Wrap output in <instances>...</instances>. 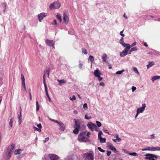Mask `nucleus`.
I'll return each mask as SVG.
<instances>
[{
	"label": "nucleus",
	"mask_w": 160,
	"mask_h": 160,
	"mask_svg": "<svg viewBox=\"0 0 160 160\" xmlns=\"http://www.w3.org/2000/svg\"><path fill=\"white\" fill-rule=\"evenodd\" d=\"M83 157L85 160H94V153L92 152L84 153Z\"/></svg>",
	"instance_id": "nucleus-1"
},
{
	"label": "nucleus",
	"mask_w": 160,
	"mask_h": 160,
	"mask_svg": "<svg viewBox=\"0 0 160 160\" xmlns=\"http://www.w3.org/2000/svg\"><path fill=\"white\" fill-rule=\"evenodd\" d=\"M145 156L146 157L145 158V159L146 160H157V159H155H155H157L158 158V156L157 155L152 154H147L145 155Z\"/></svg>",
	"instance_id": "nucleus-2"
},
{
	"label": "nucleus",
	"mask_w": 160,
	"mask_h": 160,
	"mask_svg": "<svg viewBox=\"0 0 160 160\" xmlns=\"http://www.w3.org/2000/svg\"><path fill=\"white\" fill-rule=\"evenodd\" d=\"M60 7V5L58 2H55L51 4L49 6L50 9H57Z\"/></svg>",
	"instance_id": "nucleus-3"
},
{
	"label": "nucleus",
	"mask_w": 160,
	"mask_h": 160,
	"mask_svg": "<svg viewBox=\"0 0 160 160\" xmlns=\"http://www.w3.org/2000/svg\"><path fill=\"white\" fill-rule=\"evenodd\" d=\"M75 125L74 127L75 128V129L73 130V132L75 134H78L79 131V128L80 126V124L75 119Z\"/></svg>",
	"instance_id": "nucleus-4"
},
{
	"label": "nucleus",
	"mask_w": 160,
	"mask_h": 160,
	"mask_svg": "<svg viewBox=\"0 0 160 160\" xmlns=\"http://www.w3.org/2000/svg\"><path fill=\"white\" fill-rule=\"evenodd\" d=\"M87 125L91 131H94V129H97L96 125L93 124L91 122H89Z\"/></svg>",
	"instance_id": "nucleus-5"
},
{
	"label": "nucleus",
	"mask_w": 160,
	"mask_h": 160,
	"mask_svg": "<svg viewBox=\"0 0 160 160\" xmlns=\"http://www.w3.org/2000/svg\"><path fill=\"white\" fill-rule=\"evenodd\" d=\"M126 48L122 51V52H120V56L121 57H124L127 54L128 50L130 48V46L125 47Z\"/></svg>",
	"instance_id": "nucleus-6"
},
{
	"label": "nucleus",
	"mask_w": 160,
	"mask_h": 160,
	"mask_svg": "<svg viewBox=\"0 0 160 160\" xmlns=\"http://www.w3.org/2000/svg\"><path fill=\"white\" fill-rule=\"evenodd\" d=\"M50 68H47L46 70H45L43 76V82H46L45 78L46 76L48 75V77L49 78V75L50 73Z\"/></svg>",
	"instance_id": "nucleus-7"
},
{
	"label": "nucleus",
	"mask_w": 160,
	"mask_h": 160,
	"mask_svg": "<svg viewBox=\"0 0 160 160\" xmlns=\"http://www.w3.org/2000/svg\"><path fill=\"white\" fill-rule=\"evenodd\" d=\"M62 18L65 24H67L69 21V18L67 14L65 12L63 14Z\"/></svg>",
	"instance_id": "nucleus-8"
},
{
	"label": "nucleus",
	"mask_w": 160,
	"mask_h": 160,
	"mask_svg": "<svg viewBox=\"0 0 160 160\" xmlns=\"http://www.w3.org/2000/svg\"><path fill=\"white\" fill-rule=\"evenodd\" d=\"M78 140L80 142H86L89 141V139L85 137L78 136Z\"/></svg>",
	"instance_id": "nucleus-9"
},
{
	"label": "nucleus",
	"mask_w": 160,
	"mask_h": 160,
	"mask_svg": "<svg viewBox=\"0 0 160 160\" xmlns=\"http://www.w3.org/2000/svg\"><path fill=\"white\" fill-rule=\"evenodd\" d=\"M146 108V104L145 103L142 104V107H141L138 108L137 110V112L139 113H142L145 110Z\"/></svg>",
	"instance_id": "nucleus-10"
},
{
	"label": "nucleus",
	"mask_w": 160,
	"mask_h": 160,
	"mask_svg": "<svg viewBox=\"0 0 160 160\" xmlns=\"http://www.w3.org/2000/svg\"><path fill=\"white\" fill-rule=\"evenodd\" d=\"M15 148V144L13 143H12L8 147L7 151H10L13 152Z\"/></svg>",
	"instance_id": "nucleus-11"
},
{
	"label": "nucleus",
	"mask_w": 160,
	"mask_h": 160,
	"mask_svg": "<svg viewBox=\"0 0 160 160\" xmlns=\"http://www.w3.org/2000/svg\"><path fill=\"white\" fill-rule=\"evenodd\" d=\"M47 14L46 13L42 12L38 15L39 21L41 22L43 18L47 16Z\"/></svg>",
	"instance_id": "nucleus-12"
},
{
	"label": "nucleus",
	"mask_w": 160,
	"mask_h": 160,
	"mask_svg": "<svg viewBox=\"0 0 160 160\" xmlns=\"http://www.w3.org/2000/svg\"><path fill=\"white\" fill-rule=\"evenodd\" d=\"M49 157L51 160H57L58 158V156L54 154H50Z\"/></svg>",
	"instance_id": "nucleus-13"
},
{
	"label": "nucleus",
	"mask_w": 160,
	"mask_h": 160,
	"mask_svg": "<svg viewBox=\"0 0 160 160\" xmlns=\"http://www.w3.org/2000/svg\"><path fill=\"white\" fill-rule=\"evenodd\" d=\"M45 42L47 45L50 46H52L53 48H54V43L52 40H46Z\"/></svg>",
	"instance_id": "nucleus-14"
},
{
	"label": "nucleus",
	"mask_w": 160,
	"mask_h": 160,
	"mask_svg": "<svg viewBox=\"0 0 160 160\" xmlns=\"http://www.w3.org/2000/svg\"><path fill=\"white\" fill-rule=\"evenodd\" d=\"M120 43L121 44L123 47L130 46L129 44L125 43L124 42V38L123 37H122L120 40Z\"/></svg>",
	"instance_id": "nucleus-15"
},
{
	"label": "nucleus",
	"mask_w": 160,
	"mask_h": 160,
	"mask_svg": "<svg viewBox=\"0 0 160 160\" xmlns=\"http://www.w3.org/2000/svg\"><path fill=\"white\" fill-rule=\"evenodd\" d=\"M107 58V55L106 54H104L102 56V61L103 62H105L109 64V63H108V62H107L106 61V59Z\"/></svg>",
	"instance_id": "nucleus-16"
},
{
	"label": "nucleus",
	"mask_w": 160,
	"mask_h": 160,
	"mask_svg": "<svg viewBox=\"0 0 160 160\" xmlns=\"http://www.w3.org/2000/svg\"><path fill=\"white\" fill-rule=\"evenodd\" d=\"M58 125L60 127V128H59L60 130L62 131H64L65 130V127L64 126V124L62 122H60V123H59Z\"/></svg>",
	"instance_id": "nucleus-17"
},
{
	"label": "nucleus",
	"mask_w": 160,
	"mask_h": 160,
	"mask_svg": "<svg viewBox=\"0 0 160 160\" xmlns=\"http://www.w3.org/2000/svg\"><path fill=\"white\" fill-rule=\"evenodd\" d=\"M100 71L97 68L96 70H94V74L96 77H97L98 75H100Z\"/></svg>",
	"instance_id": "nucleus-18"
},
{
	"label": "nucleus",
	"mask_w": 160,
	"mask_h": 160,
	"mask_svg": "<svg viewBox=\"0 0 160 160\" xmlns=\"http://www.w3.org/2000/svg\"><path fill=\"white\" fill-rule=\"evenodd\" d=\"M109 148L110 149L113 151L114 152H118L116 148L112 144L109 145Z\"/></svg>",
	"instance_id": "nucleus-19"
},
{
	"label": "nucleus",
	"mask_w": 160,
	"mask_h": 160,
	"mask_svg": "<svg viewBox=\"0 0 160 160\" xmlns=\"http://www.w3.org/2000/svg\"><path fill=\"white\" fill-rule=\"evenodd\" d=\"M57 81L59 82V85L60 86L63 83H66L67 82V81L64 79H62L61 80H59V79H58Z\"/></svg>",
	"instance_id": "nucleus-20"
},
{
	"label": "nucleus",
	"mask_w": 160,
	"mask_h": 160,
	"mask_svg": "<svg viewBox=\"0 0 160 160\" xmlns=\"http://www.w3.org/2000/svg\"><path fill=\"white\" fill-rule=\"evenodd\" d=\"M22 109H21L20 112L19 114H18V123L19 124H20L21 122V116H22V113H21Z\"/></svg>",
	"instance_id": "nucleus-21"
},
{
	"label": "nucleus",
	"mask_w": 160,
	"mask_h": 160,
	"mask_svg": "<svg viewBox=\"0 0 160 160\" xmlns=\"http://www.w3.org/2000/svg\"><path fill=\"white\" fill-rule=\"evenodd\" d=\"M154 62L153 61L149 62L148 64L147 65V68L148 69L149 68L151 67L152 65H154Z\"/></svg>",
	"instance_id": "nucleus-22"
},
{
	"label": "nucleus",
	"mask_w": 160,
	"mask_h": 160,
	"mask_svg": "<svg viewBox=\"0 0 160 160\" xmlns=\"http://www.w3.org/2000/svg\"><path fill=\"white\" fill-rule=\"evenodd\" d=\"M160 79V76H154L152 78V80L153 82H154V81L158 80L159 79Z\"/></svg>",
	"instance_id": "nucleus-23"
},
{
	"label": "nucleus",
	"mask_w": 160,
	"mask_h": 160,
	"mask_svg": "<svg viewBox=\"0 0 160 160\" xmlns=\"http://www.w3.org/2000/svg\"><path fill=\"white\" fill-rule=\"evenodd\" d=\"M7 158L8 159H9L10 158H11V156L12 155V152H10V151H7Z\"/></svg>",
	"instance_id": "nucleus-24"
},
{
	"label": "nucleus",
	"mask_w": 160,
	"mask_h": 160,
	"mask_svg": "<svg viewBox=\"0 0 160 160\" xmlns=\"http://www.w3.org/2000/svg\"><path fill=\"white\" fill-rule=\"evenodd\" d=\"M132 69L135 73H137L138 75H140V73L138 72V69L134 67L132 68Z\"/></svg>",
	"instance_id": "nucleus-25"
},
{
	"label": "nucleus",
	"mask_w": 160,
	"mask_h": 160,
	"mask_svg": "<svg viewBox=\"0 0 160 160\" xmlns=\"http://www.w3.org/2000/svg\"><path fill=\"white\" fill-rule=\"evenodd\" d=\"M152 151L158 150L160 151V147H152Z\"/></svg>",
	"instance_id": "nucleus-26"
},
{
	"label": "nucleus",
	"mask_w": 160,
	"mask_h": 160,
	"mask_svg": "<svg viewBox=\"0 0 160 160\" xmlns=\"http://www.w3.org/2000/svg\"><path fill=\"white\" fill-rule=\"evenodd\" d=\"M57 18L58 19L60 22L62 21L61 16L60 14L58 13L56 16Z\"/></svg>",
	"instance_id": "nucleus-27"
},
{
	"label": "nucleus",
	"mask_w": 160,
	"mask_h": 160,
	"mask_svg": "<svg viewBox=\"0 0 160 160\" xmlns=\"http://www.w3.org/2000/svg\"><path fill=\"white\" fill-rule=\"evenodd\" d=\"M152 147H147L146 148L142 149V151H152Z\"/></svg>",
	"instance_id": "nucleus-28"
},
{
	"label": "nucleus",
	"mask_w": 160,
	"mask_h": 160,
	"mask_svg": "<svg viewBox=\"0 0 160 160\" xmlns=\"http://www.w3.org/2000/svg\"><path fill=\"white\" fill-rule=\"evenodd\" d=\"M22 151V150L21 149H18L16 150L15 151V153L16 155L19 154L21 153V151Z\"/></svg>",
	"instance_id": "nucleus-29"
},
{
	"label": "nucleus",
	"mask_w": 160,
	"mask_h": 160,
	"mask_svg": "<svg viewBox=\"0 0 160 160\" xmlns=\"http://www.w3.org/2000/svg\"><path fill=\"white\" fill-rule=\"evenodd\" d=\"M88 60H90L91 62V63L92 62L94 61V58L93 56L90 55L88 58Z\"/></svg>",
	"instance_id": "nucleus-30"
},
{
	"label": "nucleus",
	"mask_w": 160,
	"mask_h": 160,
	"mask_svg": "<svg viewBox=\"0 0 160 160\" xmlns=\"http://www.w3.org/2000/svg\"><path fill=\"white\" fill-rule=\"evenodd\" d=\"M86 132H81L79 133V134L78 135V136L85 137Z\"/></svg>",
	"instance_id": "nucleus-31"
},
{
	"label": "nucleus",
	"mask_w": 160,
	"mask_h": 160,
	"mask_svg": "<svg viewBox=\"0 0 160 160\" xmlns=\"http://www.w3.org/2000/svg\"><path fill=\"white\" fill-rule=\"evenodd\" d=\"M13 118H12L10 119V122L9 123V126L11 127H12V125H13Z\"/></svg>",
	"instance_id": "nucleus-32"
},
{
	"label": "nucleus",
	"mask_w": 160,
	"mask_h": 160,
	"mask_svg": "<svg viewBox=\"0 0 160 160\" xmlns=\"http://www.w3.org/2000/svg\"><path fill=\"white\" fill-rule=\"evenodd\" d=\"M43 84L44 86V88L45 89V92L46 93H47V92H48V88L46 84V82H43Z\"/></svg>",
	"instance_id": "nucleus-33"
},
{
	"label": "nucleus",
	"mask_w": 160,
	"mask_h": 160,
	"mask_svg": "<svg viewBox=\"0 0 160 160\" xmlns=\"http://www.w3.org/2000/svg\"><path fill=\"white\" fill-rule=\"evenodd\" d=\"M128 154L129 155H131V156H138L137 153L135 152H132V153H128Z\"/></svg>",
	"instance_id": "nucleus-34"
},
{
	"label": "nucleus",
	"mask_w": 160,
	"mask_h": 160,
	"mask_svg": "<svg viewBox=\"0 0 160 160\" xmlns=\"http://www.w3.org/2000/svg\"><path fill=\"white\" fill-rule=\"evenodd\" d=\"M138 49V48L136 47H134L133 48H132L130 50V52L129 53L130 54L131 52L133 51H135L137 50Z\"/></svg>",
	"instance_id": "nucleus-35"
},
{
	"label": "nucleus",
	"mask_w": 160,
	"mask_h": 160,
	"mask_svg": "<svg viewBox=\"0 0 160 160\" xmlns=\"http://www.w3.org/2000/svg\"><path fill=\"white\" fill-rule=\"evenodd\" d=\"M115 136L116 137L117 139H118L117 142H119L121 140V139L118 137V134H115Z\"/></svg>",
	"instance_id": "nucleus-36"
},
{
	"label": "nucleus",
	"mask_w": 160,
	"mask_h": 160,
	"mask_svg": "<svg viewBox=\"0 0 160 160\" xmlns=\"http://www.w3.org/2000/svg\"><path fill=\"white\" fill-rule=\"evenodd\" d=\"M86 128V126L84 125H80V128H79V130L83 129Z\"/></svg>",
	"instance_id": "nucleus-37"
},
{
	"label": "nucleus",
	"mask_w": 160,
	"mask_h": 160,
	"mask_svg": "<svg viewBox=\"0 0 160 160\" xmlns=\"http://www.w3.org/2000/svg\"><path fill=\"white\" fill-rule=\"evenodd\" d=\"M36 111H38L39 110V105L38 101H36Z\"/></svg>",
	"instance_id": "nucleus-38"
},
{
	"label": "nucleus",
	"mask_w": 160,
	"mask_h": 160,
	"mask_svg": "<svg viewBox=\"0 0 160 160\" xmlns=\"http://www.w3.org/2000/svg\"><path fill=\"white\" fill-rule=\"evenodd\" d=\"M124 71V70H121V71H118L116 73V74H121V73H122V72H123Z\"/></svg>",
	"instance_id": "nucleus-39"
},
{
	"label": "nucleus",
	"mask_w": 160,
	"mask_h": 160,
	"mask_svg": "<svg viewBox=\"0 0 160 160\" xmlns=\"http://www.w3.org/2000/svg\"><path fill=\"white\" fill-rule=\"evenodd\" d=\"M92 118V117L90 116L88 117L87 114L85 115V118L87 120H89Z\"/></svg>",
	"instance_id": "nucleus-40"
},
{
	"label": "nucleus",
	"mask_w": 160,
	"mask_h": 160,
	"mask_svg": "<svg viewBox=\"0 0 160 160\" xmlns=\"http://www.w3.org/2000/svg\"><path fill=\"white\" fill-rule=\"evenodd\" d=\"M96 122L97 125L98 127H99L101 126L102 124L100 122L98 121H96Z\"/></svg>",
	"instance_id": "nucleus-41"
},
{
	"label": "nucleus",
	"mask_w": 160,
	"mask_h": 160,
	"mask_svg": "<svg viewBox=\"0 0 160 160\" xmlns=\"http://www.w3.org/2000/svg\"><path fill=\"white\" fill-rule=\"evenodd\" d=\"M33 128L35 130L37 131L38 132L41 131V129L39 128H38L35 127V126L33 127Z\"/></svg>",
	"instance_id": "nucleus-42"
},
{
	"label": "nucleus",
	"mask_w": 160,
	"mask_h": 160,
	"mask_svg": "<svg viewBox=\"0 0 160 160\" xmlns=\"http://www.w3.org/2000/svg\"><path fill=\"white\" fill-rule=\"evenodd\" d=\"M106 139L105 138H102V139L100 140V142L102 143H104L106 142Z\"/></svg>",
	"instance_id": "nucleus-43"
},
{
	"label": "nucleus",
	"mask_w": 160,
	"mask_h": 160,
	"mask_svg": "<svg viewBox=\"0 0 160 160\" xmlns=\"http://www.w3.org/2000/svg\"><path fill=\"white\" fill-rule=\"evenodd\" d=\"M82 53H83L84 54H87V51L84 48H82Z\"/></svg>",
	"instance_id": "nucleus-44"
},
{
	"label": "nucleus",
	"mask_w": 160,
	"mask_h": 160,
	"mask_svg": "<svg viewBox=\"0 0 160 160\" xmlns=\"http://www.w3.org/2000/svg\"><path fill=\"white\" fill-rule=\"evenodd\" d=\"M83 108L85 109H87L88 108V107L87 103H85L83 104Z\"/></svg>",
	"instance_id": "nucleus-45"
},
{
	"label": "nucleus",
	"mask_w": 160,
	"mask_h": 160,
	"mask_svg": "<svg viewBox=\"0 0 160 160\" xmlns=\"http://www.w3.org/2000/svg\"><path fill=\"white\" fill-rule=\"evenodd\" d=\"M98 149L101 152H105V151L103 150H102L101 149V148L100 147H98Z\"/></svg>",
	"instance_id": "nucleus-46"
},
{
	"label": "nucleus",
	"mask_w": 160,
	"mask_h": 160,
	"mask_svg": "<svg viewBox=\"0 0 160 160\" xmlns=\"http://www.w3.org/2000/svg\"><path fill=\"white\" fill-rule=\"evenodd\" d=\"M96 77L98 78V79L99 81H101L102 79V77H101L100 76V75H98Z\"/></svg>",
	"instance_id": "nucleus-47"
},
{
	"label": "nucleus",
	"mask_w": 160,
	"mask_h": 160,
	"mask_svg": "<svg viewBox=\"0 0 160 160\" xmlns=\"http://www.w3.org/2000/svg\"><path fill=\"white\" fill-rule=\"evenodd\" d=\"M70 99L72 101H74L76 100V98L75 96L73 95L72 98H71V97L70 98Z\"/></svg>",
	"instance_id": "nucleus-48"
},
{
	"label": "nucleus",
	"mask_w": 160,
	"mask_h": 160,
	"mask_svg": "<svg viewBox=\"0 0 160 160\" xmlns=\"http://www.w3.org/2000/svg\"><path fill=\"white\" fill-rule=\"evenodd\" d=\"M124 29H123L122 31H121L120 32V35L122 36V37H123L125 36V35L123 33V31H124Z\"/></svg>",
	"instance_id": "nucleus-49"
},
{
	"label": "nucleus",
	"mask_w": 160,
	"mask_h": 160,
	"mask_svg": "<svg viewBox=\"0 0 160 160\" xmlns=\"http://www.w3.org/2000/svg\"><path fill=\"white\" fill-rule=\"evenodd\" d=\"M136 89V88L134 86H132V92H134Z\"/></svg>",
	"instance_id": "nucleus-50"
},
{
	"label": "nucleus",
	"mask_w": 160,
	"mask_h": 160,
	"mask_svg": "<svg viewBox=\"0 0 160 160\" xmlns=\"http://www.w3.org/2000/svg\"><path fill=\"white\" fill-rule=\"evenodd\" d=\"M122 151L123 152H124L125 153H128H128H129V152H128V151L124 149H122Z\"/></svg>",
	"instance_id": "nucleus-51"
},
{
	"label": "nucleus",
	"mask_w": 160,
	"mask_h": 160,
	"mask_svg": "<svg viewBox=\"0 0 160 160\" xmlns=\"http://www.w3.org/2000/svg\"><path fill=\"white\" fill-rule=\"evenodd\" d=\"M57 24V22L56 20H54L52 22V24L53 25H56Z\"/></svg>",
	"instance_id": "nucleus-52"
},
{
	"label": "nucleus",
	"mask_w": 160,
	"mask_h": 160,
	"mask_svg": "<svg viewBox=\"0 0 160 160\" xmlns=\"http://www.w3.org/2000/svg\"><path fill=\"white\" fill-rule=\"evenodd\" d=\"M136 44V42H134L130 46V48L131 47H132L134 46H135Z\"/></svg>",
	"instance_id": "nucleus-53"
},
{
	"label": "nucleus",
	"mask_w": 160,
	"mask_h": 160,
	"mask_svg": "<svg viewBox=\"0 0 160 160\" xmlns=\"http://www.w3.org/2000/svg\"><path fill=\"white\" fill-rule=\"evenodd\" d=\"M111 153V151H107V156H109L110 155Z\"/></svg>",
	"instance_id": "nucleus-54"
},
{
	"label": "nucleus",
	"mask_w": 160,
	"mask_h": 160,
	"mask_svg": "<svg viewBox=\"0 0 160 160\" xmlns=\"http://www.w3.org/2000/svg\"><path fill=\"white\" fill-rule=\"evenodd\" d=\"M49 140V138L48 137L45 139V140L43 141L44 143L46 142L47 141Z\"/></svg>",
	"instance_id": "nucleus-55"
},
{
	"label": "nucleus",
	"mask_w": 160,
	"mask_h": 160,
	"mask_svg": "<svg viewBox=\"0 0 160 160\" xmlns=\"http://www.w3.org/2000/svg\"><path fill=\"white\" fill-rule=\"evenodd\" d=\"M102 134V132L101 131H98V136H101V135Z\"/></svg>",
	"instance_id": "nucleus-56"
},
{
	"label": "nucleus",
	"mask_w": 160,
	"mask_h": 160,
	"mask_svg": "<svg viewBox=\"0 0 160 160\" xmlns=\"http://www.w3.org/2000/svg\"><path fill=\"white\" fill-rule=\"evenodd\" d=\"M150 137H151L150 139H153L154 138V137H155L154 135L153 134H152V135H150Z\"/></svg>",
	"instance_id": "nucleus-57"
},
{
	"label": "nucleus",
	"mask_w": 160,
	"mask_h": 160,
	"mask_svg": "<svg viewBox=\"0 0 160 160\" xmlns=\"http://www.w3.org/2000/svg\"><path fill=\"white\" fill-rule=\"evenodd\" d=\"M83 64L81 63H80L79 65V68L80 69H81L82 67Z\"/></svg>",
	"instance_id": "nucleus-58"
},
{
	"label": "nucleus",
	"mask_w": 160,
	"mask_h": 160,
	"mask_svg": "<svg viewBox=\"0 0 160 160\" xmlns=\"http://www.w3.org/2000/svg\"><path fill=\"white\" fill-rule=\"evenodd\" d=\"M105 133H107L108 134H109V133L107 132V130H105L104 129H103V130H102Z\"/></svg>",
	"instance_id": "nucleus-59"
},
{
	"label": "nucleus",
	"mask_w": 160,
	"mask_h": 160,
	"mask_svg": "<svg viewBox=\"0 0 160 160\" xmlns=\"http://www.w3.org/2000/svg\"><path fill=\"white\" fill-rule=\"evenodd\" d=\"M99 85L101 86H104L105 84L103 82H101L99 83Z\"/></svg>",
	"instance_id": "nucleus-60"
},
{
	"label": "nucleus",
	"mask_w": 160,
	"mask_h": 160,
	"mask_svg": "<svg viewBox=\"0 0 160 160\" xmlns=\"http://www.w3.org/2000/svg\"><path fill=\"white\" fill-rule=\"evenodd\" d=\"M37 127L39 128H42V125H41V124L40 123H39V124H38V125H37Z\"/></svg>",
	"instance_id": "nucleus-61"
},
{
	"label": "nucleus",
	"mask_w": 160,
	"mask_h": 160,
	"mask_svg": "<svg viewBox=\"0 0 160 160\" xmlns=\"http://www.w3.org/2000/svg\"><path fill=\"white\" fill-rule=\"evenodd\" d=\"M54 122L58 123L59 125V123H60V122H59L57 120H54Z\"/></svg>",
	"instance_id": "nucleus-62"
},
{
	"label": "nucleus",
	"mask_w": 160,
	"mask_h": 160,
	"mask_svg": "<svg viewBox=\"0 0 160 160\" xmlns=\"http://www.w3.org/2000/svg\"><path fill=\"white\" fill-rule=\"evenodd\" d=\"M54 122L58 123L59 125V123H60V122H59L57 120H54Z\"/></svg>",
	"instance_id": "nucleus-63"
},
{
	"label": "nucleus",
	"mask_w": 160,
	"mask_h": 160,
	"mask_svg": "<svg viewBox=\"0 0 160 160\" xmlns=\"http://www.w3.org/2000/svg\"><path fill=\"white\" fill-rule=\"evenodd\" d=\"M66 160H72V159L71 158H69V157L67 158Z\"/></svg>",
	"instance_id": "nucleus-64"
}]
</instances>
